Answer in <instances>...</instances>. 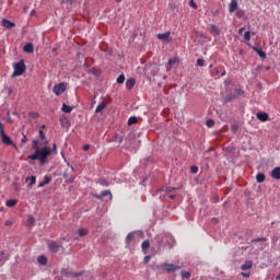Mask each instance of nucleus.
<instances>
[{
  "instance_id": "5fc2aeb1",
  "label": "nucleus",
  "mask_w": 280,
  "mask_h": 280,
  "mask_svg": "<svg viewBox=\"0 0 280 280\" xmlns=\"http://www.w3.org/2000/svg\"><path fill=\"white\" fill-rule=\"evenodd\" d=\"M11 225H12V222H10V221L5 222V226H11Z\"/></svg>"
},
{
  "instance_id": "39448f33",
  "label": "nucleus",
  "mask_w": 280,
  "mask_h": 280,
  "mask_svg": "<svg viewBox=\"0 0 280 280\" xmlns=\"http://www.w3.org/2000/svg\"><path fill=\"white\" fill-rule=\"evenodd\" d=\"M163 268L166 272H176V270H180V266H176L174 264H164Z\"/></svg>"
},
{
  "instance_id": "423d86ee",
  "label": "nucleus",
  "mask_w": 280,
  "mask_h": 280,
  "mask_svg": "<svg viewBox=\"0 0 280 280\" xmlns=\"http://www.w3.org/2000/svg\"><path fill=\"white\" fill-rule=\"evenodd\" d=\"M172 35V33L166 32V33H160L156 35V39L158 40H164V42H170V36Z\"/></svg>"
},
{
  "instance_id": "72a5a7b5",
  "label": "nucleus",
  "mask_w": 280,
  "mask_h": 280,
  "mask_svg": "<svg viewBox=\"0 0 280 280\" xmlns=\"http://www.w3.org/2000/svg\"><path fill=\"white\" fill-rule=\"evenodd\" d=\"M35 222H36V220L34 219V217H30V218L27 219V224H28V226H34Z\"/></svg>"
},
{
  "instance_id": "a18cd8bd",
  "label": "nucleus",
  "mask_w": 280,
  "mask_h": 280,
  "mask_svg": "<svg viewBox=\"0 0 280 280\" xmlns=\"http://www.w3.org/2000/svg\"><path fill=\"white\" fill-rule=\"evenodd\" d=\"M39 138L45 139V132H43V130H39Z\"/></svg>"
},
{
  "instance_id": "3c124183",
  "label": "nucleus",
  "mask_w": 280,
  "mask_h": 280,
  "mask_svg": "<svg viewBox=\"0 0 280 280\" xmlns=\"http://www.w3.org/2000/svg\"><path fill=\"white\" fill-rule=\"evenodd\" d=\"M21 141H22V143H26L27 142V137L23 136Z\"/></svg>"
},
{
  "instance_id": "1a4fd4ad",
  "label": "nucleus",
  "mask_w": 280,
  "mask_h": 280,
  "mask_svg": "<svg viewBox=\"0 0 280 280\" xmlns=\"http://www.w3.org/2000/svg\"><path fill=\"white\" fill-rule=\"evenodd\" d=\"M107 106H108V103L106 101L101 102L96 106L95 113H102Z\"/></svg>"
},
{
  "instance_id": "a878e982",
  "label": "nucleus",
  "mask_w": 280,
  "mask_h": 280,
  "mask_svg": "<svg viewBox=\"0 0 280 280\" xmlns=\"http://www.w3.org/2000/svg\"><path fill=\"white\" fill-rule=\"evenodd\" d=\"M89 232L84 228L78 230L79 237H84V235H86Z\"/></svg>"
},
{
  "instance_id": "13d9d810",
  "label": "nucleus",
  "mask_w": 280,
  "mask_h": 280,
  "mask_svg": "<svg viewBox=\"0 0 280 280\" xmlns=\"http://www.w3.org/2000/svg\"><path fill=\"white\" fill-rule=\"evenodd\" d=\"M221 75H226V72H225V71H223Z\"/></svg>"
},
{
  "instance_id": "79ce46f5",
  "label": "nucleus",
  "mask_w": 280,
  "mask_h": 280,
  "mask_svg": "<svg viewBox=\"0 0 280 280\" xmlns=\"http://www.w3.org/2000/svg\"><path fill=\"white\" fill-rule=\"evenodd\" d=\"M218 73H220V70H218V68H215L214 70H212V75H218Z\"/></svg>"
},
{
  "instance_id": "c85d7f7f",
  "label": "nucleus",
  "mask_w": 280,
  "mask_h": 280,
  "mask_svg": "<svg viewBox=\"0 0 280 280\" xmlns=\"http://www.w3.org/2000/svg\"><path fill=\"white\" fill-rule=\"evenodd\" d=\"M117 82H118V84H124V82H126V77L124 74H120L117 78Z\"/></svg>"
},
{
  "instance_id": "2eb2a0df",
  "label": "nucleus",
  "mask_w": 280,
  "mask_h": 280,
  "mask_svg": "<svg viewBox=\"0 0 280 280\" xmlns=\"http://www.w3.org/2000/svg\"><path fill=\"white\" fill-rule=\"evenodd\" d=\"M268 113H258L257 114V119H259V121H268Z\"/></svg>"
},
{
  "instance_id": "c03bdc74",
  "label": "nucleus",
  "mask_w": 280,
  "mask_h": 280,
  "mask_svg": "<svg viewBox=\"0 0 280 280\" xmlns=\"http://www.w3.org/2000/svg\"><path fill=\"white\" fill-rule=\"evenodd\" d=\"M90 149H91V147H90L89 144H84V145H83L84 152H88V150H90Z\"/></svg>"
},
{
  "instance_id": "6e6552de",
  "label": "nucleus",
  "mask_w": 280,
  "mask_h": 280,
  "mask_svg": "<svg viewBox=\"0 0 280 280\" xmlns=\"http://www.w3.org/2000/svg\"><path fill=\"white\" fill-rule=\"evenodd\" d=\"M271 177H273L275 180H280V166H277L271 171Z\"/></svg>"
},
{
  "instance_id": "c9c22d12",
  "label": "nucleus",
  "mask_w": 280,
  "mask_h": 280,
  "mask_svg": "<svg viewBox=\"0 0 280 280\" xmlns=\"http://www.w3.org/2000/svg\"><path fill=\"white\" fill-rule=\"evenodd\" d=\"M256 54H258L260 58H266V54L261 49H256Z\"/></svg>"
},
{
  "instance_id": "37998d69",
  "label": "nucleus",
  "mask_w": 280,
  "mask_h": 280,
  "mask_svg": "<svg viewBox=\"0 0 280 280\" xmlns=\"http://www.w3.org/2000/svg\"><path fill=\"white\" fill-rule=\"evenodd\" d=\"M51 154H56V143L52 144V149H50Z\"/></svg>"
},
{
  "instance_id": "5701e85b",
  "label": "nucleus",
  "mask_w": 280,
  "mask_h": 280,
  "mask_svg": "<svg viewBox=\"0 0 280 280\" xmlns=\"http://www.w3.org/2000/svg\"><path fill=\"white\" fill-rule=\"evenodd\" d=\"M37 261L40 266H47V257L45 256H39Z\"/></svg>"
},
{
  "instance_id": "4c0bfd02",
  "label": "nucleus",
  "mask_w": 280,
  "mask_h": 280,
  "mask_svg": "<svg viewBox=\"0 0 280 280\" xmlns=\"http://www.w3.org/2000/svg\"><path fill=\"white\" fill-rule=\"evenodd\" d=\"M244 39L245 40H250V32H245V34H244Z\"/></svg>"
},
{
  "instance_id": "58836bf2",
  "label": "nucleus",
  "mask_w": 280,
  "mask_h": 280,
  "mask_svg": "<svg viewBox=\"0 0 280 280\" xmlns=\"http://www.w3.org/2000/svg\"><path fill=\"white\" fill-rule=\"evenodd\" d=\"M197 65H198V67H205V60L203 59H198Z\"/></svg>"
},
{
  "instance_id": "cd10ccee",
  "label": "nucleus",
  "mask_w": 280,
  "mask_h": 280,
  "mask_svg": "<svg viewBox=\"0 0 280 280\" xmlns=\"http://www.w3.org/2000/svg\"><path fill=\"white\" fill-rule=\"evenodd\" d=\"M16 202H19V201L15 199H11V200H8L5 202V205H7V207H15Z\"/></svg>"
},
{
  "instance_id": "0eeeda50",
  "label": "nucleus",
  "mask_w": 280,
  "mask_h": 280,
  "mask_svg": "<svg viewBox=\"0 0 280 280\" xmlns=\"http://www.w3.org/2000/svg\"><path fill=\"white\" fill-rule=\"evenodd\" d=\"M106 196H109V199L113 200V194H110V190H104L101 192V195H94V198L102 200V198H106Z\"/></svg>"
},
{
  "instance_id": "6ab92c4d",
  "label": "nucleus",
  "mask_w": 280,
  "mask_h": 280,
  "mask_svg": "<svg viewBox=\"0 0 280 280\" xmlns=\"http://www.w3.org/2000/svg\"><path fill=\"white\" fill-rule=\"evenodd\" d=\"M135 233L137 232H130L127 237H126V244L130 245V242H132V240H135Z\"/></svg>"
},
{
  "instance_id": "bb28decb",
  "label": "nucleus",
  "mask_w": 280,
  "mask_h": 280,
  "mask_svg": "<svg viewBox=\"0 0 280 280\" xmlns=\"http://www.w3.org/2000/svg\"><path fill=\"white\" fill-rule=\"evenodd\" d=\"M141 248L142 250H148V248H150V241H144L142 244H141Z\"/></svg>"
},
{
  "instance_id": "9b49d317",
  "label": "nucleus",
  "mask_w": 280,
  "mask_h": 280,
  "mask_svg": "<svg viewBox=\"0 0 280 280\" xmlns=\"http://www.w3.org/2000/svg\"><path fill=\"white\" fill-rule=\"evenodd\" d=\"M48 248L51 253H58L60 250V245L56 244L55 242L49 243Z\"/></svg>"
},
{
  "instance_id": "2f4dec72",
  "label": "nucleus",
  "mask_w": 280,
  "mask_h": 280,
  "mask_svg": "<svg viewBox=\"0 0 280 280\" xmlns=\"http://www.w3.org/2000/svg\"><path fill=\"white\" fill-rule=\"evenodd\" d=\"M132 124H137V117H135V116H131V117L128 119V126H132Z\"/></svg>"
},
{
  "instance_id": "f03ea898",
  "label": "nucleus",
  "mask_w": 280,
  "mask_h": 280,
  "mask_svg": "<svg viewBox=\"0 0 280 280\" xmlns=\"http://www.w3.org/2000/svg\"><path fill=\"white\" fill-rule=\"evenodd\" d=\"M13 74L12 78H16L19 75H23V73H25L27 66H25V61L21 60L16 63L13 65Z\"/></svg>"
},
{
  "instance_id": "7ed1b4c3",
  "label": "nucleus",
  "mask_w": 280,
  "mask_h": 280,
  "mask_svg": "<svg viewBox=\"0 0 280 280\" xmlns=\"http://www.w3.org/2000/svg\"><path fill=\"white\" fill-rule=\"evenodd\" d=\"M67 91V83L61 82L52 88L55 95H62Z\"/></svg>"
},
{
  "instance_id": "b1692460",
  "label": "nucleus",
  "mask_w": 280,
  "mask_h": 280,
  "mask_svg": "<svg viewBox=\"0 0 280 280\" xmlns=\"http://www.w3.org/2000/svg\"><path fill=\"white\" fill-rule=\"evenodd\" d=\"M26 183H28L31 187L32 185H36V177L35 176L26 177Z\"/></svg>"
},
{
  "instance_id": "4d7b16f0",
  "label": "nucleus",
  "mask_w": 280,
  "mask_h": 280,
  "mask_svg": "<svg viewBox=\"0 0 280 280\" xmlns=\"http://www.w3.org/2000/svg\"><path fill=\"white\" fill-rule=\"evenodd\" d=\"M138 233V235H143V232H137Z\"/></svg>"
},
{
  "instance_id": "aec40b11",
  "label": "nucleus",
  "mask_w": 280,
  "mask_h": 280,
  "mask_svg": "<svg viewBox=\"0 0 280 280\" xmlns=\"http://www.w3.org/2000/svg\"><path fill=\"white\" fill-rule=\"evenodd\" d=\"M61 110L62 113H71V110H73V107L63 103Z\"/></svg>"
},
{
  "instance_id": "4468645a",
  "label": "nucleus",
  "mask_w": 280,
  "mask_h": 280,
  "mask_svg": "<svg viewBox=\"0 0 280 280\" xmlns=\"http://www.w3.org/2000/svg\"><path fill=\"white\" fill-rule=\"evenodd\" d=\"M2 25L3 27H7V30H11V27H14V23L11 22L10 20H2Z\"/></svg>"
},
{
  "instance_id": "6e6d98bb",
  "label": "nucleus",
  "mask_w": 280,
  "mask_h": 280,
  "mask_svg": "<svg viewBox=\"0 0 280 280\" xmlns=\"http://www.w3.org/2000/svg\"><path fill=\"white\" fill-rule=\"evenodd\" d=\"M115 1H116V3H121L122 0H115Z\"/></svg>"
},
{
  "instance_id": "f3484780",
  "label": "nucleus",
  "mask_w": 280,
  "mask_h": 280,
  "mask_svg": "<svg viewBox=\"0 0 280 280\" xmlns=\"http://www.w3.org/2000/svg\"><path fill=\"white\" fill-rule=\"evenodd\" d=\"M24 51H25V54H34V45H32V44H26V45L24 46Z\"/></svg>"
},
{
  "instance_id": "c756f323",
  "label": "nucleus",
  "mask_w": 280,
  "mask_h": 280,
  "mask_svg": "<svg viewBox=\"0 0 280 280\" xmlns=\"http://www.w3.org/2000/svg\"><path fill=\"white\" fill-rule=\"evenodd\" d=\"M98 184H101L103 187H108V182L105 178H100Z\"/></svg>"
},
{
  "instance_id": "393cba45",
  "label": "nucleus",
  "mask_w": 280,
  "mask_h": 280,
  "mask_svg": "<svg viewBox=\"0 0 280 280\" xmlns=\"http://www.w3.org/2000/svg\"><path fill=\"white\" fill-rule=\"evenodd\" d=\"M250 268H253L252 261H247L244 265H242V270H250Z\"/></svg>"
},
{
  "instance_id": "4be33fe9",
  "label": "nucleus",
  "mask_w": 280,
  "mask_h": 280,
  "mask_svg": "<svg viewBox=\"0 0 280 280\" xmlns=\"http://www.w3.org/2000/svg\"><path fill=\"white\" fill-rule=\"evenodd\" d=\"M51 183V177H45L44 180L38 185V187H45V185H49Z\"/></svg>"
},
{
  "instance_id": "864d4df0",
  "label": "nucleus",
  "mask_w": 280,
  "mask_h": 280,
  "mask_svg": "<svg viewBox=\"0 0 280 280\" xmlns=\"http://www.w3.org/2000/svg\"><path fill=\"white\" fill-rule=\"evenodd\" d=\"M168 198H171V200H174V198H176L175 195H168Z\"/></svg>"
},
{
  "instance_id": "603ef678",
  "label": "nucleus",
  "mask_w": 280,
  "mask_h": 280,
  "mask_svg": "<svg viewBox=\"0 0 280 280\" xmlns=\"http://www.w3.org/2000/svg\"><path fill=\"white\" fill-rule=\"evenodd\" d=\"M244 30H246L245 27H241L240 30H238V34H244Z\"/></svg>"
},
{
  "instance_id": "473e14b6",
  "label": "nucleus",
  "mask_w": 280,
  "mask_h": 280,
  "mask_svg": "<svg viewBox=\"0 0 280 280\" xmlns=\"http://www.w3.org/2000/svg\"><path fill=\"white\" fill-rule=\"evenodd\" d=\"M206 126H208V128H213L215 126V121H213V119H209L207 120Z\"/></svg>"
},
{
  "instance_id": "f257e3e1",
  "label": "nucleus",
  "mask_w": 280,
  "mask_h": 280,
  "mask_svg": "<svg viewBox=\"0 0 280 280\" xmlns=\"http://www.w3.org/2000/svg\"><path fill=\"white\" fill-rule=\"evenodd\" d=\"M33 150H35V153L28 155L27 159H31V161H39L40 165H45V163H47V159L51 156V149L47 147V143L40 148L38 147V141L33 140Z\"/></svg>"
},
{
  "instance_id": "412c9836",
  "label": "nucleus",
  "mask_w": 280,
  "mask_h": 280,
  "mask_svg": "<svg viewBox=\"0 0 280 280\" xmlns=\"http://www.w3.org/2000/svg\"><path fill=\"white\" fill-rule=\"evenodd\" d=\"M257 183H264L266 180V175L264 173H259L256 175Z\"/></svg>"
},
{
  "instance_id": "de8ad7c7",
  "label": "nucleus",
  "mask_w": 280,
  "mask_h": 280,
  "mask_svg": "<svg viewBox=\"0 0 280 280\" xmlns=\"http://www.w3.org/2000/svg\"><path fill=\"white\" fill-rule=\"evenodd\" d=\"M150 259H151L150 256H145V257H144V264H149V262H150Z\"/></svg>"
},
{
  "instance_id": "e433bc0d",
  "label": "nucleus",
  "mask_w": 280,
  "mask_h": 280,
  "mask_svg": "<svg viewBox=\"0 0 280 280\" xmlns=\"http://www.w3.org/2000/svg\"><path fill=\"white\" fill-rule=\"evenodd\" d=\"M189 5L190 8H192L194 10H198V5L196 4V2L194 0H189Z\"/></svg>"
},
{
  "instance_id": "ddd939ff",
  "label": "nucleus",
  "mask_w": 280,
  "mask_h": 280,
  "mask_svg": "<svg viewBox=\"0 0 280 280\" xmlns=\"http://www.w3.org/2000/svg\"><path fill=\"white\" fill-rule=\"evenodd\" d=\"M210 32L213 36H220V28H218V26H215V24H212L210 26Z\"/></svg>"
},
{
  "instance_id": "49530a36",
  "label": "nucleus",
  "mask_w": 280,
  "mask_h": 280,
  "mask_svg": "<svg viewBox=\"0 0 280 280\" xmlns=\"http://www.w3.org/2000/svg\"><path fill=\"white\" fill-rule=\"evenodd\" d=\"M3 259H5V254L0 252V261H3Z\"/></svg>"
},
{
  "instance_id": "20e7f679",
  "label": "nucleus",
  "mask_w": 280,
  "mask_h": 280,
  "mask_svg": "<svg viewBox=\"0 0 280 280\" xmlns=\"http://www.w3.org/2000/svg\"><path fill=\"white\" fill-rule=\"evenodd\" d=\"M0 138L2 143H4V145H12V140L10 139V137H8V135H5V131H3V124L0 122Z\"/></svg>"
},
{
  "instance_id": "dca6fc26",
  "label": "nucleus",
  "mask_w": 280,
  "mask_h": 280,
  "mask_svg": "<svg viewBox=\"0 0 280 280\" xmlns=\"http://www.w3.org/2000/svg\"><path fill=\"white\" fill-rule=\"evenodd\" d=\"M61 275H63V277H80V273H75V272H68L67 269H62L61 270Z\"/></svg>"
},
{
  "instance_id": "052dcab7",
  "label": "nucleus",
  "mask_w": 280,
  "mask_h": 280,
  "mask_svg": "<svg viewBox=\"0 0 280 280\" xmlns=\"http://www.w3.org/2000/svg\"><path fill=\"white\" fill-rule=\"evenodd\" d=\"M73 240H78V236H74Z\"/></svg>"
},
{
  "instance_id": "a211bd4d",
  "label": "nucleus",
  "mask_w": 280,
  "mask_h": 280,
  "mask_svg": "<svg viewBox=\"0 0 280 280\" xmlns=\"http://www.w3.org/2000/svg\"><path fill=\"white\" fill-rule=\"evenodd\" d=\"M177 62H178V59H176V58L170 59L167 62L166 70L170 71L172 69L173 65H176Z\"/></svg>"
},
{
  "instance_id": "f704fd0d",
  "label": "nucleus",
  "mask_w": 280,
  "mask_h": 280,
  "mask_svg": "<svg viewBox=\"0 0 280 280\" xmlns=\"http://www.w3.org/2000/svg\"><path fill=\"white\" fill-rule=\"evenodd\" d=\"M182 277H183V279H189V277H191V273L189 271L183 270L182 271Z\"/></svg>"
},
{
  "instance_id": "09e8293b",
  "label": "nucleus",
  "mask_w": 280,
  "mask_h": 280,
  "mask_svg": "<svg viewBox=\"0 0 280 280\" xmlns=\"http://www.w3.org/2000/svg\"><path fill=\"white\" fill-rule=\"evenodd\" d=\"M241 275H242V277H245L246 279H248V277H250V273H248V272L247 273L246 272H242Z\"/></svg>"
},
{
  "instance_id": "7c9ffc66",
  "label": "nucleus",
  "mask_w": 280,
  "mask_h": 280,
  "mask_svg": "<svg viewBox=\"0 0 280 280\" xmlns=\"http://www.w3.org/2000/svg\"><path fill=\"white\" fill-rule=\"evenodd\" d=\"M2 93H7L8 95H12V88L4 86V89L2 90Z\"/></svg>"
},
{
  "instance_id": "bf43d9fd",
  "label": "nucleus",
  "mask_w": 280,
  "mask_h": 280,
  "mask_svg": "<svg viewBox=\"0 0 280 280\" xmlns=\"http://www.w3.org/2000/svg\"><path fill=\"white\" fill-rule=\"evenodd\" d=\"M276 279H277V280H280V275H278Z\"/></svg>"
},
{
  "instance_id": "9d476101",
  "label": "nucleus",
  "mask_w": 280,
  "mask_h": 280,
  "mask_svg": "<svg viewBox=\"0 0 280 280\" xmlns=\"http://www.w3.org/2000/svg\"><path fill=\"white\" fill-rule=\"evenodd\" d=\"M235 10H237V0H231V2L229 4V12L231 14H233V12H235Z\"/></svg>"
},
{
  "instance_id": "f8f14e48",
  "label": "nucleus",
  "mask_w": 280,
  "mask_h": 280,
  "mask_svg": "<svg viewBox=\"0 0 280 280\" xmlns=\"http://www.w3.org/2000/svg\"><path fill=\"white\" fill-rule=\"evenodd\" d=\"M136 80L135 79H128L126 81V88L130 91L132 89H135V84H136Z\"/></svg>"
},
{
  "instance_id": "8fccbe9b",
  "label": "nucleus",
  "mask_w": 280,
  "mask_h": 280,
  "mask_svg": "<svg viewBox=\"0 0 280 280\" xmlns=\"http://www.w3.org/2000/svg\"><path fill=\"white\" fill-rule=\"evenodd\" d=\"M255 242H266V238L265 237H259V238H256Z\"/></svg>"
},
{
  "instance_id": "ea45409f",
  "label": "nucleus",
  "mask_w": 280,
  "mask_h": 280,
  "mask_svg": "<svg viewBox=\"0 0 280 280\" xmlns=\"http://www.w3.org/2000/svg\"><path fill=\"white\" fill-rule=\"evenodd\" d=\"M190 171L192 174H198V166H191Z\"/></svg>"
},
{
  "instance_id": "a19ab883",
  "label": "nucleus",
  "mask_w": 280,
  "mask_h": 280,
  "mask_svg": "<svg viewBox=\"0 0 280 280\" xmlns=\"http://www.w3.org/2000/svg\"><path fill=\"white\" fill-rule=\"evenodd\" d=\"M166 191H167L168 194H172V191H176V188L167 187V188H166Z\"/></svg>"
},
{
  "instance_id": "680f3d73",
  "label": "nucleus",
  "mask_w": 280,
  "mask_h": 280,
  "mask_svg": "<svg viewBox=\"0 0 280 280\" xmlns=\"http://www.w3.org/2000/svg\"><path fill=\"white\" fill-rule=\"evenodd\" d=\"M35 117H38V114H35Z\"/></svg>"
}]
</instances>
